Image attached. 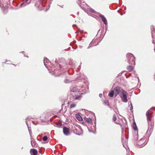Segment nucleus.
Instances as JSON below:
<instances>
[{"instance_id": "f257e3e1", "label": "nucleus", "mask_w": 155, "mask_h": 155, "mask_svg": "<svg viewBox=\"0 0 155 155\" xmlns=\"http://www.w3.org/2000/svg\"><path fill=\"white\" fill-rule=\"evenodd\" d=\"M153 113L151 109L149 110L146 113V115L148 123V129L147 132H150L152 130L153 126V123L151 118V116Z\"/></svg>"}, {"instance_id": "f03ea898", "label": "nucleus", "mask_w": 155, "mask_h": 155, "mask_svg": "<svg viewBox=\"0 0 155 155\" xmlns=\"http://www.w3.org/2000/svg\"><path fill=\"white\" fill-rule=\"evenodd\" d=\"M128 59V62L132 65L135 64V59L133 55L131 53H128L127 54Z\"/></svg>"}, {"instance_id": "7ed1b4c3", "label": "nucleus", "mask_w": 155, "mask_h": 155, "mask_svg": "<svg viewBox=\"0 0 155 155\" xmlns=\"http://www.w3.org/2000/svg\"><path fill=\"white\" fill-rule=\"evenodd\" d=\"M85 90V87L84 85H82L81 87H73L71 91L74 92H81L83 91H84Z\"/></svg>"}, {"instance_id": "20e7f679", "label": "nucleus", "mask_w": 155, "mask_h": 155, "mask_svg": "<svg viewBox=\"0 0 155 155\" xmlns=\"http://www.w3.org/2000/svg\"><path fill=\"white\" fill-rule=\"evenodd\" d=\"M127 93L124 90L120 93V96L122 101L125 103L127 102Z\"/></svg>"}, {"instance_id": "39448f33", "label": "nucleus", "mask_w": 155, "mask_h": 155, "mask_svg": "<svg viewBox=\"0 0 155 155\" xmlns=\"http://www.w3.org/2000/svg\"><path fill=\"white\" fill-rule=\"evenodd\" d=\"M124 90L119 86L116 87L113 90L114 91V95L116 97L117 95L119 94V95L121 92H122Z\"/></svg>"}, {"instance_id": "423d86ee", "label": "nucleus", "mask_w": 155, "mask_h": 155, "mask_svg": "<svg viewBox=\"0 0 155 155\" xmlns=\"http://www.w3.org/2000/svg\"><path fill=\"white\" fill-rule=\"evenodd\" d=\"M63 131L64 134L66 135H68L69 132V129L66 127L63 128Z\"/></svg>"}, {"instance_id": "0eeeda50", "label": "nucleus", "mask_w": 155, "mask_h": 155, "mask_svg": "<svg viewBox=\"0 0 155 155\" xmlns=\"http://www.w3.org/2000/svg\"><path fill=\"white\" fill-rule=\"evenodd\" d=\"M99 16L102 19V21L104 22V23L105 25H107V20L106 18L104 17V16L100 14H99Z\"/></svg>"}, {"instance_id": "6e6552de", "label": "nucleus", "mask_w": 155, "mask_h": 155, "mask_svg": "<svg viewBox=\"0 0 155 155\" xmlns=\"http://www.w3.org/2000/svg\"><path fill=\"white\" fill-rule=\"evenodd\" d=\"M85 93V92H84L83 93H81L80 95H76L74 97V99L75 100H80L81 98V95L84 94Z\"/></svg>"}, {"instance_id": "1a4fd4ad", "label": "nucleus", "mask_w": 155, "mask_h": 155, "mask_svg": "<svg viewBox=\"0 0 155 155\" xmlns=\"http://www.w3.org/2000/svg\"><path fill=\"white\" fill-rule=\"evenodd\" d=\"M30 153L31 155H37V151L35 149H31Z\"/></svg>"}, {"instance_id": "9d476101", "label": "nucleus", "mask_w": 155, "mask_h": 155, "mask_svg": "<svg viewBox=\"0 0 155 155\" xmlns=\"http://www.w3.org/2000/svg\"><path fill=\"white\" fill-rule=\"evenodd\" d=\"M44 65L46 67V68H48L47 66V64H46V63H47L48 64H49L50 63V61L47 58H45L44 59Z\"/></svg>"}, {"instance_id": "9b49d317", "label": "nucleus", "mask_w": 155, "mask_h": 155, "mask_svg": "<svg viewBox=\"0 0 155 155\" xmlns=\"http://www.w3.org/2000/svg\"><path fill=\"white\" fill-rule=\"evenodd\" d=\"M31 144L32 146L36 147L37 146V144L35 141L33 139H31Z\"/></svg>"}, {"instance_id": "f8f14e48", "label": "nucleus", "mask_w": 155, "mask_h": 155, "mask_svg": "<svg viewBox=\"0 0 155 155\" xmlns=\"http://www.w3.org/2000/svg\"><path fill=\"white\" fill-rule=\"evenodd\" d=\"M76 117L77 119L79 121H81L82 120L81 117L80 116L79 114H77L76 115Z\"/></svg>"}, {"instance_id": "ddd939ff", "label": "nucleus", "mask_w": 155, "mask_h": 155, "mask_svg": "<svg viewBox=\"0 0 155 155\" xmlns=\"http://www.w3.org/2000/svg\"><path fill=\"white\" fill-rule=\"evenodd\" d=\"M114 95V93L113 90L111 91L108 94V96L111 97H113Z\"/></svg>"}, {"instance_id": "4468645a", "label": "nucleus", "mask_w": 155, "mask_h": 155, "mask_svg": "<svg viewBox=\"0 0 155 155\" xmlns=\"http://www.w3.org/2000/svg\"><path fill=\"white\" fill-rule=\"evenodd\" d=\"M87 9H88V11H89L90 12H92L96 14V13L97 12L95 11H94V10L91 8H90L89 7H88L87 8Z\"/></svg>"}, {"instance_id": "2eb2a0df", "label": "nucleus", "mask_w": 155, "mask_h": 155, "mask_svg": "<svg viewBox=\"0 0 155 155\" xmlns=\"http://www.w3.org/2000/svg\"><path fill=\"white\" fill-rule=\"evenodd\" d=\"M29 3H27V2H25V0L23 2L21 3V7H24L27 5H28Z\"/></svg>"}, {"instance_id": "dca6fc26", "label": "nucleus", "mask_w": 155, "mask_h": 155, "mask_svg": "<svg viewBox=\"0 0 155 155\" xmlns=\"http://www.w3.org/2000/svg\"><path fill=\"white\" fill-rule=\"evenodd\" d=\"M78 4H79V5H80V6L81 7V8L83 10H84V7H83V6H82V5H81V1H78V2H77Z\"/></svg>"}, {"instance_id": "f3484780", "label": "nucleus", "mask_w": 155, "mask_h": 155, "mask_svg": "<svg viewBox=\"0 0 155 155\" xmlns=\"http://www.w3.org/2000/svg\"><path fill=\"white\" fill-rule=\"evenodd\" d=\"M86 121L89 123H92V120L90 118H87L86 119Z\"/></svg>"}, {"instance_id": "a211bd4d", "label": "nucleus", "mask_w": 155, "mask_h": 155, "mask_svg": "<svg viewBox=\"0 0 155 155\" xmlns=\"http://www.w3.org/2000/svg\"><path fill=\"white\" fill-rule=\"evenodd\" d=\"M127 69L129 71H131L133 70V67L131 66H130L127 68Z\"/></svg>"}, {"instance_id": "6ab92c4d", "label": "nucleus", "mask_w": 155, "mask_h": 155, "mask_svg": "<svg viewBox=\"0 0 155 155\" xmlns=\"http://www.w3.org/2000/svg\"><path fill=\"white\" fill-rule=\"evenodd\" d=\"M134 138L135 140H137L138 139V135L137 134L134 135Z\"/></svg>"}, {"instance_id": "aec40b11", "label": "nucleus", "mask_w": 155, "mask_h": 155, "mask_svg": "<svg viewBox=\"0 0 155 155\" xmlns=\"http://www.w3.org/2000/svg\"><path fill=\"white\" fill-rule=\"evenodd\" d=\"M76 106V104H71L70 106V107L71 108L75 107Z\"/></svg>"}, {"instance_id": "412c9836", "label": "nucleus", "mask_w": 155, "mask_h": 155, "mask_svg": "<svg viewBox=\"0 0 155 155\" xmlns=\"http://www.w3.org/2000/svg\"><path fill=\"white\" fill-rule=\"evenodd\" d=\"M48 139V137L46 136H45L43 138V140L44 141H47Z\"/></svg>"}, {"instance_id": "4be33fe9", "label": "nucleus", "mask_w": 155, "mask_h": 155, "mask_svg": "<svg viewBox=\"0 0 155 155\" xmlns=\"http://www.w3.org/2000/svg\"><path fill=\"white\" fill-rule=\"evenodd\" d=\"M113 121H115L117 119L116 117L115 114L113 115Z\"/></svg>"}, {"instance_id": "5701e85b", "label": "nucleus", "mask_w": 155, "mask_h": 155, "mask_svg": "<svg viewBox=\"0 0 155 155\" xmlns=\"http://www.w3.org/2000/svg\"><path fill=\"white\" fill-rule=\"evenodd\" d=\"M104 103L106 105H109V102L108 101H104Z\"/></svg>"}, {"instance_id": "b1692460", "label": "nucleus", "mask_w": 155, "mask_h": 155, "mask_svg": "<svg viewBox=\"0 0 155 155\" xmlns=\"http://www.w3.org/2000/svg\"><path fill=\"white\" fill-rule=\"evenodd\" d=\"M70 82V81L68 79H66L64 81V82L66 83H68Z\"/></svg>"}, {"instance_id": "393cba45", "label": "nucleus", "mask_w": 155, "mask_h": 155, "mask_svg": "<svg viewBox=\"0 0 155 155\" xmlns=\"http://www.w3.org/2000/svg\"><path fill=\"white\" fill-rule=\"evenodd\" d=\"M133 109V107L131 103H130V110H131Z\"/></svg>"}, {"instance_id": "a878e982", "label": "nucleus", "mask_w": 155, "mask_h": 155, "mask_svg": "<svg viewBox=\"0 0 155 155\" xmlns=\"http://www.w3.org/2000/svg\"><path fill=\"white\" fill-rule=\"evenodd\" d=\"M93 41H92L90 43L89 45L91 46H93L95 45H93Z\"/></svg>"}, {"instance_id": "bb28decb", "label": "nucleus", "mask_w": 155, "mask_h": 155, "mask_svg": "<svg viewBox=\"0 0 155 155\" xmlns=\"http://www.w3.org/2000/svg\"><path fill=\"white\" fill-rule=\"evenodd\" d=\"M134 129L135 130H137V127L136 125H135V127L134 126Z\"/></svg>"}, {"instance_id": "cd10ccee", "label": "nucleus", "mask_w": 155, "mask_h": 155, "mask_svg": "<svg viewBox=\"0 0 155 155\" xmlns=\"http://www.w3.org/2000/svg\"><path fill=\"white\" fill-rule=\"evenodd\" d=\"M52 69H51V71L52 72H54V71H55V70H53V68H51Z\"/></svg>"}, {"instance_id": "c85d7f7f", "label": "nucleus", "mask_w": 155, "mask_h": 155, "mask_svg": "<svg viewBox=\"0 0 155 155\" xmlns=\"http://www.w3.org/2000/svg\"><path fill=\"white\" fill-rule=\"evenodd\" d=\"M99 96H100L101 97L102 96V94H99Z\"/></svg>"}, {"instance_id": "c756f323", "label": "nucleus", "mask_w": 155, "mask_h": 155, "mask_svg": "<svg viewBox=\"0 0 155 155\" xmlns=\"http://www.w3.org/2000/svg\"><path fill=\"white\" fill-rule=\"evenodd\" d=\"M83 3L84 4H83V5H85L86 6H87V5L84 2H83Z\"/></svg>"}, {"instance_id": "7c9ffc66", "label": "nucleus", "mask_w": 155, "mask_h": 155, "mask_svg": "<svg viewBox=\"0 0 155 155\" xmlns=\"http://www.w3.org/2000/svg\"><path fill=\"white\" fill-rule=\"evenodd\" d=\"M28 0H25V2H27Z\"/></svg>"}, {"instance_id": "2f4dec72", "label": "nucleus", "mask_w": 155, "mask_h": 155, "mask_svg": "<svg viewBox=\"0 0 155 155\" xmlns=\"http://www.w3.org/2000/svg\"><path fill=\"white\" fill-rule=\"evenodd\" d=\"M40 0V1L41 2H42V1H43V0Z\"/></svg>"}, {"instance_id": "473e14b6", "label": "nucleus", "mask_w": 155, "mask_h": 155, "mask_svg": "<svg viewBox=\"0 0 155 155\" xmlns=\"http://www.w3.org/2000/svg\"><path fill=\"white\" fill-rule=\"evenodd\" d=\"M91 16H92V17H94L93 15H91Z\"/></svg>"}, {"instance_id": "72a5a7b5", "label": "nucleus", "mask_w": 155, "mask_h": 155, "mask_svg": "<svg viewBox=\"0 0 155 155\" xmlns=\"http://www.w3.org/2000/svg\"><path fill=\"white\" fill-rule=\"evenodd\" d=\"M66 74H67V73H68V72H67H67H66Z\"/></svg>"}, {"instance_id": "f704fd0d", "label": "nucleus", "mask_w": 155, "mask_h": 155, "mask_svg": "<svg viewBox=\"0 0 155 155\" xmlns=\"http://www.w3.org/2000/svg\"><path fill=\"white\" fill-rule=\"evenodd\" d=\"M88 14L89 15H90V14L88 13Z\"/></svg>"}, {"instance_id": "c9c22d12", "label": "nucleus", "mask_w": 155, "mask_h": 155, "mask_svg": "<svg viewBox=\"0 0 155 155\" xmlns=\"http://www.w3.org/2000/svg\"><path fill=\"white\" fill-rule=\"evenodd\" d=\"M26 124H27V122L26 121Z\"/></svg>"}]
</instances>
